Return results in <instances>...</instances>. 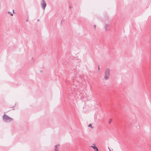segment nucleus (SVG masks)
Instances as JSON below:
<instances>
[{"instance_id":"obj_1","label":"nucleus","mask_w":151,"mask_h":151,"mask_svg":"<svg viewBox=\"0 0 151 151\" xmlns=\"http://www.w3.org/2000/svg\"><path fill=\"white\" fill-rule=\"evenodd\" d=\"M110 70L108 68H107L104 72V78L105 80L109 79L110 77Z\"/></svg>"},{"instance_id":"obj_2","label":"nucleus","mask_w":151,"mask_h":151,"mask_svg":"<svg viewBox=\"0 0 151 151\" xmlns=\"http://www.w3.org/2000/svg\"><path fill=\"white\" fill-rule=\"evenodd\" d=\"M3 120L6 122H10L12 121L13 120V118L10 117L8 115L5 114L3 115Z\"/></svg>"},{"instance_id":"obj_3","label":"nucleus","mask_w":151,"mask_h":151,"mask_svg":"<svg viewBox=\"0 0 151 151\" xmlns=\"http://www.w3.org/2000/svg\"><path fill=\"white\" fill-rule=\"evenodd\" d=\"M41 5L43 9L44 10L47 5L46 4L45 0H42Z\"/></svg>"},{"instance_id":"obj_4","label":"nucleus","mask_w":151,"mask_h":151,"mask_svg":"<svg viewBox=\"0 0 151 151\" xmlns=\"http://www.w3.org/2000/svg\"><path fill=\"white\" fill-rule=\"evenodd\" d=\"M95 145L94 144H92V145L91 147L93 148V149L95 151H99L98 150L97 147L95 146Z\"/></svg>"},{"instance_id":"obj_5","label":"nucleus","mask_w":151,"mask_h":151,"mask_svg":"<svg viewBox=\"0 0 151 151\" xmlns=\"http://www.w3.org/2000/svg\"><path fill=\"white\" fill-rule=\"evenodd\" d=\"M60 145H58L55 146V151H58V147H59Z\"/></svg>"},{"instance_id":"obj_6","label":"nucleus","mask_w":151,"mask_h":151,"mask_svg":"<svg viewBox=\"0 0 151 151\" xmlns=\"http://www.w3.org/2000/svg\"><path fill=\"white\" fill-rule=\"evenodd\" d=\"M109 27V25L108 24H106L105 26V28L106 30H107Z\"/></svg>"},{"instance_id":"obj_7","label":"nucleus","mask_w":151,"mask_h":151,"mask_svg":"<svg viewBox=\"0 0 151 151\" xmlns=\"http://www.w3.org/2000/svg\"><path fill=\"white\" fill-rule=\"evenodd\" d=\"M8 13L9 14L11 15V16H13V14L11 12H8Z\"/></svg>"},{"instance_id":"obj_8","label":"nucleus","mask_w":151,"mask_h":151,"mask_svg":"<svg viewBox=\"0 0 151 151\" xmlns=\"http://www.w3.org/2000/svg\"><path fill=\"white\" fill-rule=\"evenodd\" d=\"M88 127H90L91 128H93V127H92V126L91 124H89V125H88Z\"/></svg>"},{"instance_id":"obj_9","label":"nucleus","mask_w":151,"mask_h":151,"mask_svg":"<svg viewBox=\"0 0 151 151\" xmlns=\"http://www.w3.org/2000/svg\"><path fill=\"white\" fill-rule=\"evenodd\" d=\"M111 119H110L109 120V124L111 122Z\"/></svg>"},{"instance_id":"obj_10","label":"nucleus","mask_w":151,"mask_h":151,"mask_svg":"<svg viewBox=\"0 0 151 151\" xmlns=\"http://www.w3.org/2000/svg\"><path fill=\"white\" fill-rule=\"evenodd\" d=\"M94 27L95 28V29L96 28V25H94Z\"/></svg>"},{"instance_id":"obj_11","label":"nucleus","mask_w":151,"mask_h":151,"mask_svg":"<svg viewBox=\"0 0 151 151\" xmlns=\"http://www.w3.org/2000/svg\"><path fill=\"white\" fill-rule=\"evenodd\" d=\"M98 70H99V66L98 67Z\"/></svg>"},{"instance_id":"obj_12","label":"nucleus","mask_w":151,"mask_h":151,"mask_svg":"<svg viewBox=\"0 0 151 151\" xmlns=\"http://www.w3.org/2000/svg\"><path fill=\"white\" fill-rule=\"evenodd\" d=\"M13 13H14V10H13Z\"/></svg>"},{"instance_id":"obj_13","label":"nucleus","mask_w":151,"mask_h":151,"mask_svg":"<svg viewBox=\"0 0 151 151\" xmlns=\"http://www.w3.org/2000/svg\"><path fill=\"white\" fill-rule=\"evenodd\" d=\"M39 21V19H37V21L38 22Z\"/></svg>"},{"instance_id":"obj_14","label":"nucleus","mask_w":151,"mask_h":151,"mask_svg":"<svg viewBox=\"0 0 151 151\" xmlns=\"http://www.w3.org/2000/svg\"><path fill=\"white\" fill-rule=\"evenodd\" d=\"M108 149H109H109H110L109 147H108Z\"/></svg>"},{"instance_id":"obj_15","label":"nucleus","mask_w":151,"mask_h":151,"mask_svg":"<svg viewBox=\"0 0 151 151\" xmlns=\"http://www.w3.org/2000/svg\"><path fill=\"white\" fill-rule=\"evenodd\" d=\"M109 151H111L110 150V149H109Z\"/></svg>"}]
</instances>
